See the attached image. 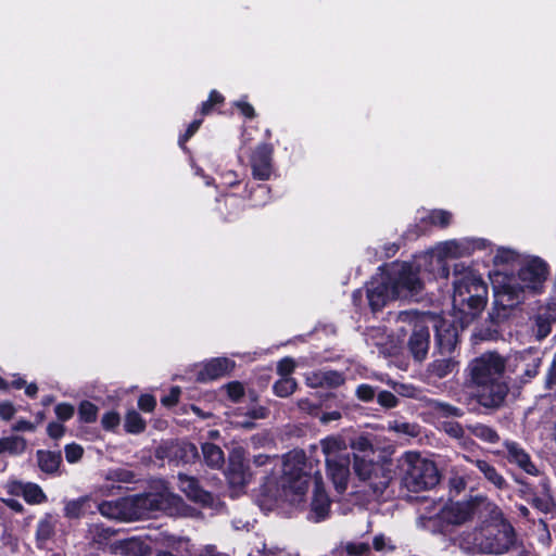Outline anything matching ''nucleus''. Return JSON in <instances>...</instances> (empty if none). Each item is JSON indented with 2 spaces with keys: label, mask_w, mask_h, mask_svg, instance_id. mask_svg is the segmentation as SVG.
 <instances>
[{
  "label": "nucleus",
  "mask_w": 556,
  "mask_h": 556,
  "mask_svg": "<svg viewBox=\"0 0 556 556\" xmlns=\"http://www.w3.org/2000/svg\"><path fill=\"white\" fill-rule=\"evenodd\" d=\"M549 275L548 264L539 256L525 262L517 271V281H507L494 287L493 305L488 319L480 326L477 336L484 341L502 338V326L511 317L515 308L523 302L525 291L541 294Z\"/></svg>",
  "instance_id": "obj_1"
},
{
  "label": "nucleus",
  "mask_w": 556,
  "mask_h": 556,
  "mask_svg": "<svg viewBox=\"0 0 556 556\" xmlns=\"http://www.w3.org/2000/svg\"><path fill=\"white\" fill-rule=\"evenodd\" d=\"M505 368L506 359L497 352H485L469 363V376L477 387L475 396L481 406L497 409L504 404L509 391Z\"/></svg>",
  "instance_id": "obj_2"
},
{
  "label": "nucleus",
  "mask_w": 556,
  "mask_h": 556,
  "mask_svg": "<svg viewBox=\"0 0 556 556\" xmlns=\"http://www.w3.org/2000/svg\"><path fill=\"white\" fill-rule=\"evenodd\" d=\"M453 307L460 315L462 326L472 323L485 308L489 288L473 269L464 263L454 264Z\"/></svg>",
  "instance_id": "obj_3"
},
{
  "label": "nucleus",
  "mask_w": 556,
  "mask_h": 556,
  "mask_svg": "<svg viewBox=\"0 0 556 556\" xmlns=\"http://www.w3.org/2000/svg\"><path fill=\"white\" fill-rule=\"evenodd\" d=\"M475 543L483 554L502 555L516 545V532L511 525H489L475 534Z\"/></svg>",
  "instance_id": "obj_4"
},
{
  "label": "nucleus",
  "mask_w": 556,
  "mask_h": 556,
  "mask_svg": "<svg viewBox=\"0 0 556 556\" xmlns=\"http://www.w3.org/2000/svg\"><path fill=\"white\" fill-rule=\"evenodd\" d=\"M440 472L434 462L422 458L419 454L407 455L405 485L412 492H421L434 488L440 481Z\"/></svg>",
  "instance_id": "obj_5"
},
{
  "label": "nucleus",
  "mask_w": 556,
  "mask_h": 556,
  "mask_svg": "<svg viewBox=\"0 0 556 556\" xmlns=\"http://www.w3.org/2000/svg\"><path fill=\"white\" fill-rule=\"evenodd\" d=\"M467 325L462 326L458 321L448 320L443 317L434 319V350L433 356L437 355H455L456 350L460 345L459 332Z\"/></svg>",
  "instance_id": "obj_6"
},
{
  "label": "nucleus",
  "mask_w": 556,
  "mask_h": 556,
  "mask_svg": "<svg viewBox=\"0 0 556 556\" xmlns=\"http://www.w3.org/2000/svg\"><path fill=\"white\" fill-rule=\"evenodd\" d=\"M396 299L418 294L424 288L419 273L414 266L404 262L396 271L386 277Z\"/></svg>",
  "instance_id": "obj_7"
},
{
  "label": "nucleus",
  "mask_w": 556,
  "mask_h": 556,
  "mask_svg": "<svg viewBox=\"0 0 556 556\" xmlns=\"http://www.w3.org/2000/svg\"><path fill=\"white\" fill-rule=\"evenodd\" d=\"M413 315L414 319L410 320L413 328L406 342V349L414 362L421 363L427 358L430 350V327L426 319L416 312Z\"/></svg>",
  "instance_id": "obj_8"
},
{
  "label": "nucleus",
  "mask_w": 556,
  "mask_h": 556,
  "mask_svg": "<svg viewBox=\"0 0 556 556\" xmlns=\"http://www.w3.org/2000/svg\"><path fill=\"white\" fill-rule=\"evenodd\" d=\"M350 465V454H336L327 458V476L339 494H343L348 489Z\"/></svg>",
  "instance_id": "obj_9"
},
{
  "label": "nucleus",
  "mask_w": 556,
  "mask_h": 556,
  "mask_svg": "<svg viewBox=\"0 0 556 556\" xmlns=\"http://www.w3.org/2000/svg\"><path fill=\"white\" fill-rule=\"evenodd\" d=\"M298 463L290 466L289 464L285 465V479L287 482V486L299 496H304L308 490L312 476L311 473L304 470L306 466L305 454L302 452L301 455H298Z\"/></svg>",
  "instance_id": "obj_10"
},
{
  "label": "nucleus",
  "mask_w": 556,
  "mask_h": 556,
  "mask_svg": "<svg viewBox=\"0 0 556 556\" xmlns=\"http://www.w3.org/2000/svg\"><path fill=\"white\" fill-rule=\"evenodd\" d=\"M353 469L358 479L368 481L374 491L382 492L388 486V480L380 481L379 483L375 481V478L378 477V472L382 471L383 468L372 459H367L366 455L353 453Z\"/></svg>",
  "instance_id": "obj_11"
},
{
  "label": "nucleus",
  "mask_w": 556,
  "mask_h": 556,
  "mask_svg": "<svg viewBox=\"0 0 556 556\" xmlns=\"http://www.w3.org/2000/svg\"><path fill=\"white\" fill-rule=\"evenodd\" d=\"M178 482L180 491L189 501L202 506L203 508H212L214 506V495L204 490L195 477L179 473Z\"/></svg>",
  "instance_id": "obj_12"
},
{
  "label": "nucleus",
  "mask_w": 556,
  "mask_h": 556,
  "mask_svg": "<svg viewBox=\"0 0 556 556\" xmlns=\"http://www.w3.org/2000/svg\"><path fill=\"white\" fill-rule=\"evenodd\" d=\"M227 479L233 488H244L252 479V471L242 451H235L229 456Z\"/></svg>",
  "instance_id": "obj_13"
},
{
  "label": "nucleus",
  "mask_w": 556,
  "mask_h": 556,
  "mask_svg": "<svg viewBox=\"0 0 556 556\" xmlns=\"http://www.w3.org/2000/svg\"><path fill=\"white\" fill-rule=\"evenodd\" d=\"M274 149L269 143L258 144L251 154L252 175L258 180H268L273 173Z\"/></svg>",
  "instance_id": "obj_14"
},
{
  "label": "nucleus",
  "mask_w": 556,
  "mask_h": 556,
  "mask_svg": "<svg viewBox=\"0 0 556 556\" xmlns=\"http://www.w3.org/2000/svg\"><path fill=\"white\" fill-rule=\"evenodd\" d=\"M482 501L478 497H471L466 502H451L442 507V514L450 518L453 526H460L473 518L481 506Z\"/></svg>",
  "instance_id": "obj_15"
},
{
  "label": "nucleus",
  "mask_w": 556,
  "mask_h": 556,
  "mask_svg": "<svg viewBox=\"0 0 556 556\" xmlns=\"http://www.w3.org/2000/svg\"><path fill=\"white\" fill-rule=\"evenodd\" d=\"M331 500L324 486L323 478L316 475L314 478V491L311 502L308 519L314 522H320L328 518L330 513Z\"/></svg>",
  "instance_id": "obj_16"
},
{
  "label": "nucleus",
  "mask_w": 556,
  "mask_h": 556,
  "mask_svg": "<svg viewBox=\"0 0 556 556\" xmlns=\"http://www.w3.org/2000/svg\"><path fill=\"white\" fill-rule=\"evenodd\" d=\"M366 296L372 313L380 312L390 300H396L386 277L367 283Z\"/></svg>",
  "instance_id": "obj_17"
},
{
  "label": "nucleus",
  "mask_w": 556,
  "mask_h": 556,
  "mask_svg": "<svg viewBox=\"0 0 556 556\" xmlns=\"http://www.w3.org/2000/svg\"><path fill=\"white\" fill-rule=\"evenodd\" d=\"M504 447V457L509 464L516 465L528 475L539 476L538 467L531 460L529 453L518 442L506 440Z\"/></svg>",
  "instance_id": "obj_18"
},
{
  "label": "nucleus",
  "mask_w": 556,
  "mask_h": 556,
  "mask_svg": "<svg viewBox=\"0 0 556 556\" xmlns=\"http://www.w3.org/2000/svg\"><path fill=\"white\" fill-rule=\"evenodd\" d=\"M236 367V362L228 357H214L204 363L197 372V381L207 382L229 375Z\"/></svg>",
  "instance_id": "obj_19"
},
{
  "label": "nucleus",
  "mask_w": 556,
  "mask_h": 556,
  "mask_svg": "<svg viewBox=\"0 0 556 556\" xmlns=\"http://www.w3.org/2000/svg\"><path fill=\"white\" fill-rule=\"evenodd\" d=\"M110 552L118 556H150L151 545L140 536L116 540L110 545Z\"/></svg>",
  "instance_id": "obj_20"
},
{
  "label": "nucleus",
  "mask_w": 556,
  "mask_h": 556,
  "mask_svg": "<svg viewBox=\"0 0 556 556\" xmlns=\"http://www.w3.org/2000/svg\"><path fill=\"white\" fill-rule=\"evenodd\" d=\"M345 382V377L343 372L338 370H314L308 372L305 376V383L307 387L317 389V388H328L336 389L342 386Z\"/></svg>",
  "instance_id": "obj_21"
},
{
  "label": "nucleus",
  "mask_w": 556,
  "mask_h": 556,
  "mask_svg": "<svg viewBox=\"0 0 556 556\" xmlns=\"http://www.w3.org/2000/svg\"><path fill=\"white\" fill-rule=\"evenodd\" d=\"M439 356L427 365L426 374L429 378L443 379L452 374L458 365L453 354Z\"/></svg>",
  "instance_id": "obj_22"
},
{
  "label": "nucleus",
  "mask_w": 556,
  "mask_h": 556,
  "mask_svg": "<svg viewBox=\"0 0 556 556\" xmlns=\"http://www.w3.org/2000/svg\"><path fill=\"white\" fill-rule=\"evenodd\" d=\"M465 459L471 464H473L480 472L483 473L484 478L488 482L492 483L498 490H507L508 483L505 478L497 471V469L488 460L471 458L469 456H464Z\"/></svg>",
  "instance_id": "obj_23"
},
{
  "label": "nucleus",
  "mask_w": 556,
  "mask_h": 556,
  "mask_svg": "<svg viewBox=\"0 0 556 556\" xmlns=\"http://www.w3.org/2000/svg\"><path fill=\"white\" fill-rule=\"evenodd\" d=\"M91 500L89 496H80L76 500H71L64 505V517L67 519H80L88 513H91Z\"/></svg>",
  "instance_id": "obj_24"
},
{
  "label": "nucleus",
  "mask_w": 556,
  "mask_h": 556,
  "mask_svg": "<svg viewBox=\"0 0 556 556\" xmlns=\"http://www.w3.org/2000/svg\"><path fill=\"white\" fill-rule=\"evenodd\" d=\"M539 485L541 488L542 495L539 496L538 493L534 494V496L531 497L530 504L538 510L548 514L552 511L554 506L548 478H541Z\"/></svg>",
  "instance_id": "obj_25"
},
{
  "label": "nucleus",
  "mask_w": 556,
  "mask_h": 556,
  "mask_svg": "<svg viewBox=\"0 0 556 556\" xmlns=\"http://www.w3.org/2000/svg\"><path fill=\"white\" fill-rule=\"evenodd\" d=\"M36 457L40 470L46 473L56 472L62 463L61 452L38 450Z\"/></svg>",
  "instance_id": "obj_26"
},
{
  "label": "nucleus",
  "mask_w": 556,
  "mask_h": 556,
  "mask_svg": "<svg viewBox=\"0 0 556 556\" xmlns=\"http://www.w3.org/2000/svg\"><path fill=\"white\" fill-rule=\"evenodd\" d=\"M182 505V498L173 494L159 495L151 501V508L164 510L168 515L177 514Z\"/></svg>",
  "instance_id": "obj_27"
},
{
  "label": "nucleus",
  "mask_w": 556,
  "mask_h": 556,
  "mask_svg": "<svg viewBox=\"0 0 556 556\" xmlns=\"http://www.w3.org/2000/svg\"><path fill=\"white\" fill-rule=\"evenodd\" d=\"M467 429L472 435L485 443L495 444L501 440L500 434L494 428L481 422L468 425Z\"/></svg>",
  "instance_id": "obj_28"
},
{
  "label": "nucleus",
  "mask_w": 556,
  "mask_h": 556,
  "mask_svg": "<svg viewBox=\"0 0 556 556\" xmlns=\"http://www.w3.org/2000/svg\"><path fill=\"white\" fill-rule=\"evenodd\" d=\"M147 429V421L134 408L127 410L124 419V430L128 434H140Z\"/></svg>",
  "instance_id": "obj_29"
},
{
  "label": "nucleus",
  "mask_w": 556,
  "mask_h": 556,
  "mask_svg": "<svg viewBox=\"0 0 556 556\" xmlns=\"http://www.w3.org/2000/svg\"><path fill=\"white\" fill-rule=\"evenodd\" d=\"M427 528L433 532L439 534H450L454 528L450 518L442 514V508L434 515L428 518Z\"/></svg>",
  "instance_id": "obj_30"
},
{
  "label": "nucleus",
  "mask_w": 556,
  "mask_h": 556,
  "mask_svg": "<svg viewBox=\"0 0 556 556\" xmlns=\"http://www.w3.org/2000/svg\"><path fill=\"white\" fill-rule=\"evenodd\" d=\"M451 212L441 208L431 210L425 217L421 218V224H427L428 228L430 226L446 228L451 225Z\"/></svg>",
  "instance_id": "obj_31"
},
{
  "label": "nucleus",
  "mask_w": 556,
  "mask_h": 556,
  "mask_svg": "<svg viewBox=\"0 0 556 556\" xmlns=\"http://www.w3.org/2000/svg\"><path fill=\"white\" fill-rule=\"evenodd\" d=\"M202 454L205 464L212 468L219 467L224 463V452L214 443L205 442L202 444Z\"/></svg>",
  "instance_id": "obj_32"
},
{
  "label": "nucleus",
  "mask_w": 556,
  "mask_h": 556,
  "mask_svg": "<svg viewBox=\"0 0 556 556\" xmlns=\"http://www.w3.org/2000/svg\"><path fill=\"white\" fill-rule=\"evenodd\" d=\"M370 545L367 542H348L337 548L334 556H368Z\"/></svg>",
  "instance_id": "obj_33"
},
{
  "label": "nucleus",
  "mask_w": 556,
  "mask_h": 556,
  "mask_svg": "<svg viewBox=\"0 0 556 556\" xmlns=\"http://www.w3.org/2000/svg\"><path fill=\"white\" fill-rule=\"evenodd\" d=\"M27 442L23 437L12 435L0 439V453L22 454L25 452Z\"/></svg>",
  "instance_id": "obj_34"
},
{
  "label": "nucleus",
  "mask_w": 556,
  "mask_h": 556,
  "mask_svg": "<svg viewBox=\"0 0 556 556\" xmlns=\"http://www.w3.org/2000/svg\"><path fill=\"white\" fill-rule=\"evenodd\" d=\"M224 103L225 97L219 91L213 89L210 91L207 100L201 103L197 113L201 116L210 115Z\"/></svg>",
  "instance_id": "obj_35"
},
{
  "label": "nucleus",
  "mask_w": 556,
  "mask_h": 556,
  "mask_svg": "<svg viewBox=\"0 0 556 556\" xmlns=\"http://www.w3.org/2000/svg\"><path fill=\"white\" fill-rule=\"evenodd\" d=\"M99 407L89 400H83L78 404V420L83 424H93L98 419Z\"/></svg>",
  "instance_id": "obj_36"
},
{
  "label": "nucleus",
  "mask_w": 556,
  "mask_h": 556,
  "mask_svg": "<svg viewBox=\"0 0 556 556\" xmlns=\"http://www.w3.org/2000/svg\"><path fill=\"white\" fill-rule=\"evenodd\" d=\"M23 498L27 504L37 505L47 502V495L41 486L34 482H26Z\"/></svg>",
  "instance_id": "obj_37"
},
{
  "label": "nucleus",
  "mask_w": 556,
  "mask_h": 556,
  "mask_svg": "<svg viewBox=\"0 0 556 556\" xmlns=\"http://www.w3.org/2000/svg\"><path fill=\"white\" fill-rule=\"evenodd\" d=\"M298 382L292 377H280L273 384V392L278 397H288L295 392Z\"/></svg>",
  "instance_id": "obj_38"
},
{
  "label": "nucleus",
  "mask_w": 556,
  "mask_h": 556,
  "mask_svg": "<svg viewBox=\"0 0 556 556\" xmlns=\"http://www.w3.org/2000/svg\"><path fill=\"white\" fill-rule=\"evenodd\" d=\"M222 390H225L228 400L232 403H240L245 394L243 383L238 380L227 382L222 387Z\"/></svg>",
  "instance_id": "obj_39"
},
{
  "label": "nucleus",
  "mask_w": 556,
  "mask_h": 556,
  "mask_svg": "<svg viewBox=\"0 0 556 556\" xmlns=\"http://www.w3.org/2000/svg\"><path fill=\"white\" fill-rule=\"evenodd\" d=\"M203 117L204 116H201L200 117H195L189 125L188 127L186 128L185 132L181 134L178 138V144L180 147V149L184 151V152H189V149L187 147V142L194 136V134L199 130V128L201 127L202 123H203Z\"/></svg>",
  "instance_id": "obj_40"
},
{
  "label": "nucleus",
  "mask_w": 556,
  "mask_h": 556,
  "mask_svg": "<svg viewBox=\"0 0 556 556\" xmlns=\"http://www.w3.org/2000/svg\"><path fill=\"white\" fill-rule=\"evenodd\" d=\"M121 425V415L116 410H109L102 415L101 427L108 432L115 433Z\"/></svg>",
  "instance_id": "obj_41"
},
{
  "label": "nucleus",
  "mask_w": 556,
  "mask_h": 556,
  "mask_svg": "<svg viewBox=\"0 0 556 556\" xmlns=\"http://www.w3.org/2000/svg\"><path fill=\"white\" fill-rule=\"evenodd\" d=\"M98 510L102 516L113 519L122 515V509L117 502L103 501L98 504Z\"/></svg>",
  "instance_id": "obj_42"
},
{
  "label": "nucleus",
  "mask_w": 556,
  "mask_h": 556,
  "mask_svg": "<svg viewBox=\"0 0 556 556\" xmlns=\"http://www.w3.org/2000/svg\"><path fill=\"white\" fill-rule=\"evenodd\" d=\"M224 205L226 207L230 206L231 208H233L231 212H228L225 215V217H224L225 222L236 220L242 212V206L240 204V201L235 195L226 197L225 201H224Z\"/></svg>",
  "instance_id": "obj_43"
},
{
  "label": "nucleus",
  "mask_w": 556,
  "mask_h": 556,
  "mask_svg": "<svg viewBox=\"0 0 556 556\" xmlns=\"http://www.w3.org/2000/svg\"><path fill=\"white\" fill-rule=\"evenodd\" d=\"M376 397L378 404L386 409L395 408L400 402L399 399L392 392L387 390L378 391Z\"/></svg>",
  "instance_id": "obj_44"
},
{
  "label": "nucleus",
  "mask_w": 556,
  "mask_h": 556,
  "mask_svg": "<svg viewBox=\"0 0 556 556\" xmlns=\"http://www.w3.org/2000/svg\"><path fill=\"white\" fill-rule=\"evenodd\" d=\"M378 388L368 383H361L355 391L356 397L365 403L374 401L377 396Z\"/></svg>",
  "instance_id": "obj_45"
},
{
  "label": "nucleus",
  "mask_w": 556,
  "mask_h": 556,
  "mask_svg": "<svg viewBox=\"0 0 556 556\" xmlns=\"http://www.w3.org/2000/svg\"><path fill=\"white\" fill-rule=\"evenodd\" d=\"M437 413L442 417H463L464 410L448 403L438 402L435 404Z\"/></svg>",
  "instance_id": "obj_46"
},
{
  "label": "nucleus",
  "mask_w": 556,
  "mask_h": 556,
  "mask_svg": "<svg viewBox=\"0 0 556 556\" xmlns=\"http://www.w3.org/2000/svg\"><path fill=\"white\" fill-rule=\"evenodd\" d=\"M54 413H55L56 418L61 422H65L73 418V416L75 414V407L71 403L62 402V403H59L55 405Z\"/></svg>",
  "instance_id": "obj_47"
},
{
  "label": "nucleus",
  "mask_w": 556,
  "mask_h": 556,
  "mask_svg": "<svg viewBox=\"0 0 556 556\" xmlns=\"http://www.w3.org/2000/svg\"><path fill=\"white\" fill-rule=\"evenodd\" d=\"M54 534V527L51 521L43 519L38 522L36 538L38 541L46 542Z\"/></svg>",
  "instance_id": "obj_48"
},
{
  "label": "nucleus",
  "mask_w": 556,
  "mask_h": 556,
  "mask_svg": "<svg viewBox=\"0 0 556 556\" xmlns=\"http://www.w3.org/2000/svg\"><path fill=\"white\" fill-rule=\"evenodd\" d=\"M352 450L354 453H363V455L374 454V448L370 440L364 435H361L352 441Z\"/></svg>",
  "instance_id": "obj_49"
},
{
  "label": "nucleus",
  "mask_w": 556,
  "mask_h": 556,
  "mask_svg": "<svg viewBox=\"0 0 556 556\" xmlns=\"http://www.w3.org/2000/svg\"><path fill=\"white\" fill-rule=\"evenodd\" d=\"M442 428L453 439L459 440L465 434V429L458 421H443Z\"/></svg>",
  "instance_id": "obj_50"
},
{
  "label": "nucleus",
  "mask_w": 556,
  "mask_h": 556,
  "mask_svg": "<svg viewBox=\"0 0 556 556\" xmlns=\"http://www.w3.org/2000/svg\"><path fill=\"white\" fill-rule=\"evenodd\" d=\"M429 230L427 224H421V219L419 223L410 225L406 231L404 232L403 237L406 240H416L420 236H424Z\"/></svg>",
  "instance_id": "obj_51"
},
{
  "label": "nucleus",
  "mask_w": 556,
  "mask_h": 556,
  "mask_svg": "<svg viewBox=\"0 0 556 556\" xmlns=\"http://www.w3.org/2000/svg\"><path fill=\"white\" fill-rule=\"evenodd\" d=\"M180 395V387L174 386L169 389L168 394L161 397V404L167 408L174 407L178 404Z\"/></svg>",
  "instance_id": "obj_52"
},
{
  "label": "nucleus",
  "mask_w": 556,
  "mask_h": 556,
  "mask_svg": "<svg viewBox=\"0 0 556 556\" xmlns=\"http://www.w3.org/2000/svg\"><path fill=\"white\" fill-rule=\"evenodd\" d=\"M64 452L66 460L71 464L78 462L84 455V448L76 443L66 444Z\"/></svg>",
  "instance_id": "obj_53"
},
{
  "label": "nucleus",
  "mask_w": 556,
  "mask_h": 556,
  "mask_svg": "<svg viewBox=\"0 0 556 556\" xmlns=\"http://www.w3.org/2000/svg\"><path fill=\"white\" fill-rule=\"evenodd\" d=\"M138 408L143 413H152L156 407V399L150 393H143L138 399Z\"/></svg>",
  "instance_id": "obj_54"
},
{
  "label": "nucleus",
  "mask_w": 556,
  "mask_h": 556,
  "mask_svg": "<svg viewBox=\"0 0 556 556\" xmlns=\"http://www.w3.org/2000/svg\"><path fill=\"white\" fill-rule=\"evenodd\" d=\"M294 369L295 362L289 356L281 358L277 364V374L280 377H290Z\"/></svg>",
  "instance_id": "obj_55"
},
{
  "label": "nucleus",
  "mask_w": 556,
  "mask_h": 556,
  "mask_svg": "<svg viewBox=\"0 0 556 556\" xmlns=\"http://www.w3.org/2000/svg\"><path fill=\"white\" fill-rule=\"evenodd\" d=\"M516 260V253L506 248H500L494 256L495 265H505L514 262Z\"/></svg>",
  "instance_id": "obj_56"
},
{
  "label": "nucleus",
  "mask_w": 556,
  "mask_h": 556,
  "mask_svg": "<svg viewBox=\"0 0 556 556\" xmlns=\"http://www.w3.org/2000/svg\"><path fill=\"white\" fill-rule=\"evenodd\" d=\"M241 182L237 172L227 169L220 173V185L224 187H236Z\"/></svg>",
  "instance_id": "obj_57"
},
{
  "label": "nucleus",
  "mask_w": 556,
  "mask_h": 556,
  "mask_svg": "<svg viewBox=\"0 0 556 556\" xmlns=\"http://www.w3.org/2000/svg\"><path fill=\"white\" fill-rule=\"evenodd\" d=\"M116 531L112 528L104 527L103 525H96L93 530L94 540L99 543L111 539L115 535Z\"/></svg>",
  "instance_id": "obj_58"
},
{
  "label": "nucleus",
  "mask_w": 556,
  "mask_h": 556,
  "mask_svg": "<svg viewBox=\"0 0 556 556\" xmlns=\"http://www.w3.org/2000/svg\"><path fill=\"white\" fill-rule=\"evenodd\" d=\"M65 427L56 421H51L47 426V433L53 440H60L65 434Z\"/></svg>",
  "instance_id": "obj_59"
},
{
  "label": "nucleus",
  "mask_w": 556,
  "mask_h": 556,
  "mask_svg": "<svg viewBox=\"0 0 556 556\" xmlns=\"http://www.w3.org/2000/svg\"><path fill=\"white\" fill-rule=\"evenodd\" d=\"M450 493L454 495H458L462 491L466 489L467 482L463 477L455 476L450 479Z\"/></svg>",
  "instance_id": "obj_60"
},
{
  "label": "nucleus",
  "mask_w": 556,
  "mask_h": 556,
  "mask_svg": "<svg viewBox=\"0 0 556 556\" xmlns=\"http://www.w3.org/2000/svg\"><path fill=\"white\" fill-rule=\"evenodd\" d=\"M16 413L14 405L9 401H3L0 403V418L2 420H11Z\"/></svg>",
  "instance_id": "obj_61"
},
{
  "label": "nucleus",
  "mask_w": 556,
  "mask_h": 556,
  "mask_svg": "<svg viewBox=\"0 0 556 556\" xmlns=\"http://www.w3.org/2000/svg\"><path fill=\"white\" fill-rule=\"evenodd\" d=\"M235 106L240 111V113L244 117H247L249 119H252L256 116L254 108L252 106V104H250L247 101H243V100L236 101Z\"/></svg>",
  "instance_id": "obj_62"
},
{
  "label": "nucleus",
  "mask_w": 556,
  "mask_h": 556,
  "mask_svg": "<svg viewBox=\"0 0 556 556\" xmlns=\"http://www.w3.org/2000/svg\"><path fill=\"white\" fill-rule=\"evenodd\" d=\"M372 548L377 552H383L386 549L394 551L395 546L388 544L387 539L383 534H378L372 540Z\"/></svg>",
  "instance_id": "obj_63"
},
{
  "label": "nucleus",
  "mask_w": 556,
  "mask_h": 556,
  "mask_svg": "<svg viewBox=\"0 0 556 556\" xmlns=\"http://www.w3.org/2000/svg\"><path fill=\"white\" fill-rule=\"evenodd\" d=\"M515 481L520 485V492L523 496L532 497L538 493L536 489L525 479L515 476Z\"/></svg>",
  "instance_id": "obj_64"
}]
</instances>
